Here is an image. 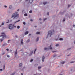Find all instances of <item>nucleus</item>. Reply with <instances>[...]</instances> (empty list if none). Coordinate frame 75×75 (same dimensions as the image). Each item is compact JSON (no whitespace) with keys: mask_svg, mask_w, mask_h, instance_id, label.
Masks as SVG:
<instances>
[{"mask_svg":"<svg viewBox=\"0 0 75 75\" xmlns=\"http://www.w3.org/2000/svg\"><path fill=\"white\" fill-rule=\"evenodd\" d=\"M56 56H57V55L56 54L54 55L53 57H56Z\"/></svg>","mask_w":75,"mask_h":75,"instance_id":"473e14b6","label":"nucleus"},{"mask_svg":"<svg viewBox=\"0 0 75 75\" xmlns=\"http://www.w3.org/2000/svg\"><path fill=\"white\" fill-rule=\"evenodd\" d=\"M10 52H11L12 51V50H10Z\"/></svg>","mask_w":75,"mask_h":75,"instance_id":"6e6d98bb","label":"nucleus"},{"mask_svg":"<svg viewBox=\"0 0 75 75\" xmlns=\"http://www.w3.org/2000/svg\"><path fill=\"white\" fill-rule=\"evenodd\" d=\"M37 27V26H35V28H36V27Z\"/></svg>","mask_w":75,"mask_h":75,"instance_id":"4d7b16f0","label":"nucleus"},{"mask_svg":"<svg viewBox=\"0 0 75 75\" xmlns=\"http://www.w3.org/2000/svg\"><path fill=\"white\" fill-rule=\"evenodd\" d=\"M30 21H33V20H32V19H31V20H30Z\"/></svg>","mask_w":75,"mask_h":75,"instance_id":"603ef678","label":"nucleus"},{"mask_svg":"<svg viewBox=\"0 0 75 75\" xmlns=\"http://www.w3.org/2000/svg\"><path fill=\"white\" fill-rule=\"evenodd\" d=\"M32 11L31 10H30L29 11L30 13H32Z\"/></svg>","mask_w":75,"mask_h":75,"instance_id":"a878e982","label":"nucleus"},{"mask_svg":"<svg viewBox=\"0 0 75 75\" xmlns=\"http://www.w3.org/2000/svg\"><path fill=\"white\" fill-rule=\"evenodd\" d=\"M29 2L30 3H32L33 2V0H30Z\"/></svg>","mask_w":75,"mask_h":75,"instance_id":"0eeeda50","label":"nucleus"},{"mask_svg":"<svg viewBox=\"0 0 75 75\" xmlns=\"http://www.w3.org/2000/svg\"><path fill=\"white\" fill-rule=\"evenodd\" d=\"M75 62L74 61H72L71 62V64H72V63H74Z\"/></svg>","mask_w":75,"mask_h":75,"instance_id":"cd10ccee","label":"nucleus"},{"mask_svg":"<svg viewBox=\"0 0 75 75\" xmlns=\"http://www.w3.org/2000/svg\"><path fill=\"white\" fill-rule=\"evenodd\" d=\"M28 1V0H25V1Z\"/></svg>","mask_w":75,"mask_h":75,"instance_id":"052dcab7","label":"nucleus"},{"mask_svg":"<svg viewBox=\"0 0 75 75\" xmlns=\"http://www.w3.org/2000/svg\"><path fill=\"white\" fill-rule=\"evenodd\" d=\"M59 75H62V74H60Z\"/></svg>","mask_w":75,"mask_h":75,"instance_id":"0e129e2a","label":"nucleus"},{"mask_svg":"<svg viewBox=\"0 0 75 75\" xmlns=\"http://www.w3.org/2000/svg\"><path fill=\"white\" fill-rule=\"evenodd\" d=\"M7 57H8V58H9V57H10V56H9V55H7Z\"/></svg>","mask_w":75,"mask_h":75,"instance_id":"72a5a7b5","label":"nucleus"},{"mask_svg":"<svg viewBox=\"0 0 75 75\" xmlns=\"http://www.w3.org/2000/svg\"><path fill=\"white\" fill-rule=\"evenodd\" d=\"M4 7H6V8H7V6H5Z\"/></svg>","mask_w":75,"mask_h":75,"instance_id":"3c124183","label":"nucleus"},{"mask_svg":"<svg viewBox=\"0 0 75 75\" xmlns=\"http://www.w3.org/2000/svg\"><path fill=\"white\" fill-rule=\"evenodd\" d=\"M30 40H28V42H30Z\"/></svg>","mask_w":75,"mask_h":75,"instance_id":"de8ad7c7","label":"nucleus"},{"mask_svg":"<svg viewBox=\"0 0 75 75\" xmlns=\"http://www.w3.org/2000/svg\"><path fill=\"white\" fill-rule=\"evenodd\" d=\"M7 45V44H6L5 43V44H3V46H5V45Z\"/></svg>","mask_w":75,"mask_h":75,"instance_id":"aec40b11","label":"nucleus"},{"mask_svg":"<svg viewBox=\"0 0 75 75\" xmlns=\"http://www.w3.org/2000/svg\"><path fill=\"white\" fill-rule=\"evenodd\" d=\"M64 63H65L64 62H61V64H64Z\"/></svg>","mask_w":75,"mask_h":75,"instance_id":"ddd939ff","label":"nucleus"},{"mask_svg":"<svg viewBox=\"0 0 75 75\" xmlns=\"http://www.w3.org/2000/svg\"><path fill=\"white\" fill-rule=\"evenodd\" d=\"M1 34L3 35L0 36V39H4V38H6V35H5L4 33H2Z\"/></svg>","mask_w":75,"mask_h":75,"instance_id":"20e7f679","label":"nucleus"},{"mask_svg":"<svg viewBox=\"0 0 75 75\" xmlns=\"http://www.w3.org/2000/svg\"><path fill=\"white\" fill-rule=\"evenodd\" d=\"M33 51L31 52H30V54H29V56L31 55H32V54H33Z\"/></svg>","mask_w":75,"mask_h":75,"instance_id":"f8f14e48","label":"nucleus"},{"mask_svg":"<svg viewBox=\"0 0 75 75\" xmlns=\"http://www.w3.org/2000/svg\"><path fill=\"white\" fill-rule=\"evenodd\" d=\"M1 62H0V63Z\"/></svg>","mask_w":75,"mask_h":75,"instance_id":"338daca9","label":"nucleus"},{"mask_svg":"<svg viewBox=\"0 0 75 75\" xmlns=\"http://www.w3.org/2000/svg\"><path fill=\"white\" fill-rule=\"evenodd\" d=\"M10 22H11V21H12V20H11L10 21Z\"/></svg>","mask_w":75,"mask_h":75,"instance_id":"5fc2aeb1","label":"nucleus"},{"mask_svg":"<svg viewBox=\"0 0 75 75\" xmlns=\"http://www.w3.org/2000/svg\"><path fill=\"white\" fill-rule=\"evenodd\" d=\"M11 41L10 40H8V43H9V41Z\"/></svg>","mask_w":75,"mask_h":75,"instance_id":"e433bc0d","label":"nucleus"},{"mask_svg":"<svg viewBox=\"0 0 75 75\" xmlns=\"http://www.w3.org/2000/svg\"><path fill=\"white\" fill-rule=\"evenodd\" d=\"M19 9H18L17 10V11H19Z\"/></svg>","mask_w":75,"mask_h":75,"instance_id":"13d9d810","label":"nucleus"},{"mask_svg":"<svg viewBox=\"0 0 75 75\" xmlns=\"http://www.w3.org/2000/svg\"><path fill=\"white\" fill-rule=\"evenodd\" d=\"M56 52V51H52V52Z\"/></svg>","mask_w":75,"mask_h":75,"instance_id":"c03bdc74","label":"nucleus"},{"mask_svg":"<svg viewBox=\"0 0 75 75\" xmlns=\"http://www.w3.org/2000/svg\"><path fill=\"white\" fill-rule=\"evenodd\" d=\"M63 21H65V19H64Z\"/></svg>","mask_w":75,"mask_h":75,"instance_id":"09e8293b","label":"nucleus"},{"mask_svg":"<svg viewBox=\"0 0 75 75\" xmlns=\"http://www.w3.org/2000/svg\"><path fill=\"white\" fill-rule=\"evenodd\" d=\"M4 54H5V53H4V52L2 54V55H4Z\"/></svg>","mask_w":75,"mask_h":75,"instance_id":"37998d69","label":"nucleus"},{"mask_svg":"<svg viewBox=\"0 0 75 75\" xmlns=\"http://www.w3.org/2000/svg\"><path fill=\"white\" fill-rule=\"evenodd\" d=\"M63 40V39H62V38H61L59 39V40H60L61 41Z\"/></svg>","mask_w":75,"mask_h":75,"instance_id":"bb28decb","label":"nucleus"},{"mask_svg":"<svg viewBox=\"0 0 75 75\" xmlns=\"http://www.w3.org/2000/svg\"><path fill=\"white\" fill-rule=\"evenodd\" d=\"M59 46V44H56V47H58Z\"/></svg>","mask_w":75,"mask_h":75,"instance_id":"412c9836","label":"nucleus"},{"mask_svg":"<svg viewBox=\"0 0 75 75\" xmlns=\"http://www.w3.org/2000/svg\"><path fill=\"white\" fill-rule=\"evenodd\" d=\"M46 19H47V18L44 19H43V21H45V20H46Z\"/></svg>","mask_w":75,"mask_h":75,"instance_id":"c9c22d12","label":"nucleus"},{"mask_svg":"<svg viewBox=\"0 0 75 75\" xmlns=\"http://www.w3.org/2000/svg\"><path fill=\"white\" fill-rule=\"evenodd\" d=\"M36 34H40V33L39 32H37L36 33Z\"/></svg>","mask_w":75,"mask_h":75,"instance_id":"4468645a","label":"nucleus"},{"mask_svg":"<svg viewBox=\"0 0 75 75\" xmlns=\"http://www.w3.org/2000/svg\"><path fill=\"white\" fill-rule=\"evenodd\" d=\"M23 39L21 40V44L23 45Z\"/></svg>","mask_w":75,"mask_h":75,"instance_id":"9d476101","label":"nucleus"},{"mask_svg":"<svg viewBox=\"0 0 75 75\" xmlns=\"http://www.w3.org/2000/svg\"><path fill=\"white\" fill-rule=\"evenodd\" d=\"M24 16H27V14H26V13H25V14H24Z\"/></svg>","mask_w":75,"mask_h":75,"instance_id":"b1692460","label":"nucleus"},{"mask_svg":"<svg viewBox=\"0 0 75 75\" xmlns=\"http://www.w3.org/2000/svg\"><path fill=\"white\" fill-rule=\"evenodd\" d=\"M40 24H42V22H40Z\"/></svg>","mask_w":75,"mask_h":75,"instance_id":"e2e57ef3","label":"nucleus"},{"mask_svg":"<svg viewBox=\"0 0 75 75\" xmlns=\"http://www.w3.org/2000/svg\"><path fill=\"white\" fill-rule=\"evenodd\" d=\"M37 65H38V64H36L35 65V66H37Z\"/></svg>","mask_w":75,"mask_h":75,"instance_id":"ea45409f","label":"nucleus"},{"mask_svg":"<svg viewBox=\"0 0 75 75\" xmlns=\"http://www.w3.org/2000/svg\"><path fill=\"white\" fill-rule=\"evenodd\" d=\"M70 6H71L70 5H68V7H70Z\"/></svg>","mask_w":75,"mask_h":75,"instance_id":"4c0bfd02","label":"nucleus"},{"mask_svg":"<svg viewBox=\"0 0 75 75\" xmlns=\"http://www.w3.org/2000/svg\"><path fill=\"white\" fill-rule=\"evenodd\" d=\"M41 67H40V66L38 67V69H41Z\"/></svg>","mask_w":75,"mask_h":75,"instance_id":"4be33fe9","label":"nucleus"},{"mask_svg":"<svg viewBox=\"0 0 75 75\" xmlns=\"http://www.w3.org/2000/svg\"><path fill=\"white\" fill-rule=\"evenodd\" d=\"M12 8V6L11 5H10L9 6V8Z\"/></svg>","mask_w":75,"mask_h":75,"instance_id":"a211bd4d","label":"nucleus"},{"mask_svg":"<svg viewBox=\"0 0 75 75\" xmlns=\"http://www.w3.org/2000/svg\"><path fill=\"white\" fill-rule=\"evenodd\" d=\"M15 74V73H13L12 74H11V75H14Z\"/></svg>","mask_w":75,"mask_h":75,"instance_id":"c85d7f7f","label":"nucleus"},{"mask_svg":"<svg viewBox=\"0 0 75 75\" xmlns=\"http://www.w3.org/2000/svg\"><path fill=\"white\" fill-rule=\"evenodd\" d=\"M8 22H6V23H9V20H8Z\"/></svg>","mask_w":75,"mask_h":75,"instance_id":"a19ab883","label":"nucleus"},{"mask_svg":"<svg viewBox=\"0 0 75 75\" xmlns=\"http://www.w3.org/2000/svg\"><path fill=\"white\" fill-rule=\"evenodd\" d=\"M51 46H52V45H51L49 47L48 49L47 48H44V50H52V47H51Z\"/></svg>","mask_w":75,"mask_h":75,"instance_id":"39448f33","label":"nucleus"},{"mask_svg":"<svg viewBox=\"0 0 75 75\" xmlns=\"http://www.w3.org/2000/svg\"><path fill=\"white\" fill-rule=\"evenodd\" d=\"M28 34V31H26L25 33V35H26L27 34Z\"/></svg>","mask_w":75,"mask_h":75,"instance_id":"1a4fd4ad","label":"nucleus"},{"mask_svg":"<svg viewBox=\"0 0 75 75\" xmlns=\"http://www.w3.org/2000/svg\"><path fill=\"white\" fill-rule=\"evenodd\" d=\"M38 40H39V37H38L37 38V39L36 40V42H37V41H38Z\"/></svg>","mask_w":75,"mask_h":75,"instance_id":"9b49d317","label":"nucleus"},{"mask_svg":"<svg viewBox=\"0 0 75 75\" xmlns=\"http://www.w3.org/2000/svg\"><path fill=\"white\" fill-rule=\"evenodd\" d=\"M33 59H31L30 62H33Z\"/></svg>","mask_w":75,"mask_h":75,"instance_id":"5701e85b","label":"nucleus"},{"mask_svg":"<svg viewBox=\"0 0 75 75\" xmlns=\"http://www.w3.org/2000/svg\"><path fill=\"white\" fill-rule=\"evenodd\" d=\"M47 3V2H45L43 3V4H44V5H45V4H46Z\"/></svg>","mask_w":75,"mask_h":75,"instance_id":"dca6fc26","label":"nucleus"},{"mask_svg":"<svg viewBox=\"0 0 75 75\" xmlns=\"http://www.w3.org/2000/svg\"><path fill=\"white\" fill-rule=\"evenodd\" d=\"M74 44H75V40L74 41Z\"/></svg>","mask_w":75,"mask_h":75,"instance_id":"bf43d9fd","label":"nucleus"},{"mask_svg":"<svg viewBox=\"0 0 75 75\" xmlns=\"http://www.w3.org/2000/svg\"><path fill=\"white\" fill-rule=\"evenodd\" d=\"M1 40V42H2V41H3V39H0Z\"/></svg>","mask_w":75,"mask_h":75,"instance_id":"c756f323","label":"nucleus"},{"mask_svg":"<svg viewBox=\"0 0 75 75\" xmlns=\"http://www.w3.org/2000/svg\"><path fill=\"white\" fill-rule=\"evenodd\" d=\"M0 27H1V26H0Z\"/></svg>","mask_w":75,"mask_h":75,"instance_id":"774afa93","label":"nucleus"},{"mask_svg":"<svg viewBox=\"0 0 75 75\" xmlns=\"http://www.w3.org/2000/svg\"><path fill=\"white\" fill-rule=\"evenodd\" d=\"M18 13V12H16L13 14L11 18L14 17V18H13V20H15V19H16L18 18L19 14H17Z\"/></svg>","mask_w":75,"mask_h":75,"instance_id":"f257e3e1","label":"nucleus"},{"mask_svg":"<svg viewBox=\"0 0 75 75\" xmlns=\"http://www.w3.org/2000/svg\"><path fill=\"white\" fill-rule=\"evenodd\" d=\"M23 24H24V25H25V22H23Z\"/></svg>","mask_w":75,"mask_h":75,"instance_id":"393cba45","label":"nucleus"},{"mask_svg":"<svg viewBox=\"0 0 75 75\" xmlns=\"http://www.w3.org/2000/svg\"><path fill=\"white\" fill-rule=\"evenodd\" d=\"M4 25V23H2V24L1 25Z\"/></svg>","mask_w":75,"mask_h":75,"instance_id":"79ce46f5","label":"nucleus"},{"mask_svg":"<svg viewBox=\"0 0 75 75\" xmlns=\"http://www.w3.org/2000/svg\"><path fill=\"white\" fill-rule=\"evenodd\" d=\"M45 59V57L44 56H43L42 58V62H44V59Z\"/></svg>","mask_w":75,"mask_h":75,"instance_id":"423d86ee","label":"nucleus"},{"mask_svg":"<svg viewBox=\"0 0 75 75\" xmlns=\"http://www.w3.org/2000/svg\"><path fill=\"white\" fill-rule=\"evenodd\" d=\"M67 56H68H68H69V55H67Z\"/></svg>","mask_w":75,"mask_h":75,"instance_id":"69168bd1","label":"nucleus"},{"mask_svg":"<svg viewBox=\"0 0 75 75\" xmlns=\"http://www.w3.org/2000/svg\"><path fill=\"white\" fill-rule=\"evenodd\" d=\"M15 54H17V50L16 51V52L15 53Z\"/></svg>","mask_w":75,"mask_h":75,"instance_id":"7c9ffc66","label":"nucleus"},{"mask_svg":"<svg viewBox=\"0 0 75 75\" xmlns=\"http://www.w3.org/2000/svg\"><path fill=\"white\" fill-rule=\"evenodd\" d=\"M0 71H3V69H0Z\"/></svg>","mask_w":75,"mask_h":75,"instance_id":"a18cd8bd","label":"nucleus"},{"mask_svg":"<svg viewBox=\"0 0 75 75\" xmlns=\"http://www.w3.org/2000/svg\"><path fill=\"white\" fill-rule=\"evenodd\" d=\"M47 15H48V16H49V13H47Z\"/></svg>","mask_w":75,"mask_h":75,"instance_id":"49530a36","label":"nucleus"},{"mask_svg":"<svg viewBox=\"0 0 75 75\" xmlns=\"http://www.w3.org/2000/svg\"><path fill=\"white\" fill-rule=\"evenodd\" d=\"M21 75H23V73H21Z\"/></svg>","mask_w":75,"mask_h":75,"instance_id":"680f3d73","label":"nucleus"},{"mask_svg":"<svg viewBox=\"0 0 75 75\" xmlns=\"http://www.w3.org/2000/svg\"><path fill=\"white\" fill-rule=\"evenodd\" d=\"M6 50L8 51H9V49H6Z\"/></svg>","mask_w":75,"mask_h":75,"instance_id":"f704fd0d","label":"nucleus"},{"mask_svg":"<svg viewBox=\"0 0 75 75\" xmlns=\"http://www.w3.org/2000/svg\"><path fill=\"white\" fill-rule=\"evenodd\" d=\"M20 21V20H18V21H16L15 22H14V24H16V23H18V22H19V21Z\"/></svg>","mask_w":75,"mask_h":75,"instance_id":"6e6552de","label":"nucleus"},{"mask_svg":"<svg viewBox=\"0 0 75 75\" xmlns=\"http://www.w3.org/2000/svg\"><path fill=\"white\" fill-rule=\"evenodd\" d=\"M31 35V34H29V36Z\"/></svg>","mask_w":75,"mask_h":75,"instance_id":"864d4df0","label":"nucleus"},{"mask_svg":"<svg viewBox=\"0 0 75 75\" xmlns=\"http://www.w3.org/2000/svg\"><path fill=\"white\" fill-rule=\"evenodd\" d=\"M37 50L36 49H35V51L34 52V54H35V51H36V50Z\"/></svg>","mask_w":75,"mask_h":75,"instance_id":"6ab92c4d","label":"nucleus"},{"mask_svg":"<svg viewBox=\"0 0 75 75\" xmlns=\"http://www.w3.org/2000/svg\"><path fill=\"white\" fill-rule=\"evenodd\" d=\"M22 66V64L21 63L20 64H19L20 67H21Z\"/></svg>","mask_w":75,"mask_h":75,"instance_id":"2eb2a0df","label":"nucleus"},{"mask_svg":"<svg viewBox=\"0 0 75 75\" xmlns=\"http://www.w3.org/2000/svg\"><path fill=\"white\" fill-rule=\"evenodd\" d=\"M16 26H15L14 25H13L12 24H11L9 26L8 28L10 30H13L14 28V27L16 28Z\"/></svg>","mask_w":75,"mask_h":75,"instance_id":"7ed1b4c3","label":"nucleus"},{"mask_svg":"<svg viewBox=\"0 0 75 75\" xmlns=\"http://www.w3.org/2000/svg\"><path fill=\"white\" fill-rule=\"evenodd\" d=\"M73 26V27L75 28V25H74Z\"/></svg>","mask_w":75,"mask_h":75,"instance_id":"8fccbe9b","label":"nucleus"},{"mask_svg":"<svg viewBox=\"0 0 75 75\" xmlns=\"http://www.w3.org/2000/svg\"><path fill=\"white\" fill-rule=\"evenodd\" d=\"M20 28V26H17V28H18V29H19V28Z\"/></svg>","mask_w":75,"mask_h":75,"instance_id":"f3484780","label":"nucleus"},{"mask_svg":"<svg viewBox=\"0 0 75 75\" xmlns=\"http://www.w3.org/2000/svg\"><path fill=\"white\" fill-rule=\"evenodd\" d=\"M39 20H40V21H41L42 20V19H41V18H40L39 19Z\"/></svg>","mask_w":75,"mask_h":75,"instance_id":"58836bf2","label":"nucleus"},{"mask_svg":"<svg viewBox=\"0 0 75 75\" xmlns=\"http://www.w3.org/2000/svg\"><path fill=\"white\" fill-rule=\"evenodd\" d=\"M3 69H4H4H5V65L4 66V67H3Z\"/></svg>","mask_w":75,"mask_h":75,"instance_id":"2f4dec72","label":"nucleus"},{"mask_svg":"<svg viewBox=\"0 0 75 75\" xmlns=\"http://www.w3.org/2000/svg\"><path fill=\"white\" fill-rule=\"evenodd\" d=\"M54 34V30L49 31L48 32V34L47 36V38L48 37V35H50V37H51V35Z\"/></svg>","mask_w":75,"mask_h":75,"instance_id":"f03ea898","label":"nucleus"}]
</instances>
